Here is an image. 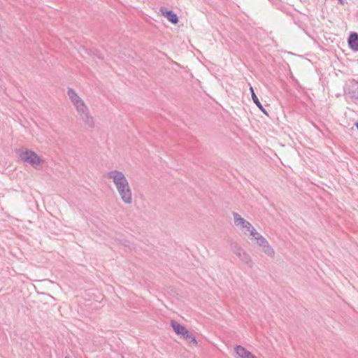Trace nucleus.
Masks as SVG:
<instances>
[{
    "label": "nucleus",
    "instance_id": "16",
    "mask_svg": "<svg viewBox=\"0 0 358 358\" xmlns=\"http://www.w3.org/2000/svg\"><path fill=\"white\" fill-rule=\"evenodd\" d=\"M67 358H69V357H67Z\"/></svg>",
    "mask_w": 358,
    "mask_h": 358
},
{
    "label": "nucleus",
    "instance_id": "8",
    "mask_svg": "<svg viewBox=\"0 0 358 358\" xmlns=\"http://www.w3.org/2000/svg\"><path fill=\"white\" fill-rule=\"evenodd\" d=\"M235 352L240 358H257L241 345H237L235 348Z\"/></svg>",
    "mask_w": 358,
    "mask_h": 358
},
{
    "label": "nucleus",
    "instance_id": "5",
    "mask_svg": "<svg viewBox=\"0 0 358 358\" xmlns=\"http://www.w3.org/2000/svg\"><path fill=\"white\" fill-rule=\"evenodd\" d=\"M20 157L24 162L30 164L37 169L43 163L42 158L34 151L26 150L20 154Z\"/></svg>",
    "mask_w": 358,
    "mask_h": 358
},
{
    "label": "nucleus",
    "instance_id": "13",
    "mask_svg": "<svg viewBox=\"0 0 358 358\" xmlns=\"http://www.w3.org/2000/svg\"><path fill=\"white\" fill-rule=\"evenodd\" d=\"M252 101H254V103L256 104V106L259 108V109L264 113L266 115L268 116V114L267 113V111L266 110V109L264 108V106H262V104L261 103V102L259 101V99L257 98V95L255 94V93H252Z\"/></svg>",
    "mask_w": 358,
    "mask_h": 358
},
{
    "label": "nucleus",
    "instance_id": "12",
    "mask_svg": "<svg viewBox=\"0 0 358 358\" xmlns=\"http://www.w3.org/2000/svg\"><path fill=\"white\" fill-rule=\"evenodd\" d=\"M348 94L350 97L358 99V83L353 84L351 88L348 89Z\"/></svg>",
    "mask_w": 358,
    "mask_h": 358
},
{
    "label": "nucleus",
    "instance_id": "3",
    "mask_svg": "<svg viewBox=\"0 0 358 358\" xmlns=\"http://www.w3.org/2000/svg\"><path fill=\"white\" fill-rule=\"evenodd\" d=\"M232 215L235 226L242 231L244 236H250L251 238L258 232L250 222L242 217L238 213L233 212Z\"/></svg>",
    "mask_w": 358,
    "mask_h": 358
},
{
    "label": "nucleus",
    "instance_id": "15",
    "mask_svg": "<svg viewBox=\"0 0 358 358\" xmlns=\"http://www.w3.org/2000/svg\"><path fill=\"white\" fill-rule=\"evenodd\" d=\"M341 3H343L345 0H338Z\"/></svg>",
    "mask_w": 358,
    "mask_h": 358
},
{
    "label": "nucleus",
    "instance_id": "4",
    "mask_svg": "<svg viewBox=\"0 0 358 358\" xmlns=\"http://www.w3.org/2000/svg\"><path fill=\"white\" fill-rule=\"evenodd\" d=\"M251 240L255 241L257 245L265 255L270 258H273L275 257V252L274 248L271 245L267 239L260 233L257 232L251 238Z\"/></svg>",
    "mask_w": 358,
    "mask_h": 358
},
{
    "label": "nucleus",
    "instance_id": "9",
    "mask_svg": "<svg viewBox=\"0 0 358 358\" xmlns=\"http://www.w3.org/2000/svg\"><path fill=\"white\" fill-rule=\"evenodd\" d=\"M349 47L354 51H358V34L352 33L348 38Z\"/></svg>",
    "mask_w": 358,
    "mask_h": 358
},
{
    "label": "nucleus",
    "instance_id": "1",
    "mask_svg": "<svg viewBox=\"0 0 358 358\" xmlns=\"http://www.w3.org/2000/svg\"><path fill=\"white\" fill-rule=\"evenodd\" d=\"M66 94L79 120L87 128H94L96 124L94 117L82 96L72 87L67 88Z\"/></svg>",
    "mask_w": 358,
    "mask_h": 358
},
{
    "label": "nucleus",
    "instance_id": "10",
    "mask_svg": "<svg viewBox=\"0 0 358 358\" xmlns=\"http://www.w3.org/2000/svg\"><path fill=\"white\" fill-rule=\"evenodd\" d=\"M170 324L173 328L174 332L178 335L181 336L187 329L185 326L180 324L179 322L175 320L171 321Z\"/></svg>",
    "mask_w": 358,
    "mask_h": 358
},
{
    "label": "nucleus",
    "instance_id": "2",
    "mask_svg": "<svg viewBox=\"0 0 358 358\" xmlns=\"http://www.w3.org/2000/svg\"><path fill=\"white\" fill-rule=\"evenodd\" d=\"M105 177L114 185L122 202L125 205H131L134 201L133 192L125 174L117 169L108 171Z\"/></svg>",
    "mask_w": 358,
    "mask_h": 358
},
{
    "label": "nucleus",
    "instance_id": "6",
    "mask_svg": "<svg viewBox=\"0 0 358 358\" xmlns=\"http://www.w3.org/2000/svg\"><path fill=\"white\" fill-rule=\"evenodd\" d=\"M233 251L241 262L250 268L253 266L254 262L250 255L243 248L240 247L238 244H236Z\"/></svg>",
    "mask_w": 358,
    "mask_h": 358
},
{
    "label": "nucleus",
    "instance_id": "14",
    "mask_svg": "<svg viewBox=\"0 0 358 358\" xmlns=\"http://www.w3.org/2000/svg\"><path fill=\"white\" fill-rule=\"evenodd\" d=\"M250 91L251 92V96L252 97V93H255V92L252 86L250 87Z\"/></svg>",
    "mask_w": 358,
    "mask_h": 358
},
{
    "label": "nucleus",
    "instance_id": "11",
    "mask_svg": "<svg viewBox=\"0 0 358 358\" xmlns=\"http://www.w3.org/2000/svg\"><path fill=\"white\" fill-rule=\"evenodd\" d=\"M181 336L189 343H192L194 346L198 345V342L196 337L193 334L189 331L187 329L181 335Z\"/></svg>",
    "mask_w": 358,
    "mask_h": 358
},
{
    "label": "nucleus",
    "instance_id": "7",
    "mask_svg": "<svg viewBox=\"0 0 358 358\" xmlns=\"http://www.w3.org/2000/svg\"><path fill=\"white\" fill-rule=\"evenodd\" d=\"M159 11L172 24H176L178 22V17L173 11L168 10L164 7H161Z\"/></svg>",
    "mask_w": 358,
    "mask_h": 358
}]
</instances>
